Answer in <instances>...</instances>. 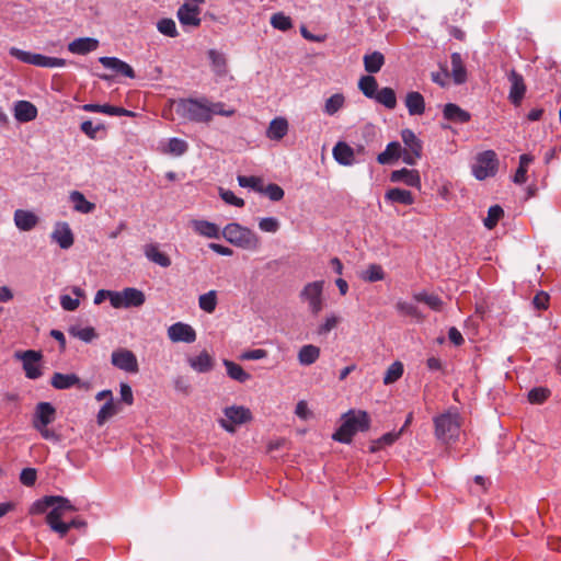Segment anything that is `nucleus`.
I'll return each instance as SVG.
<instances>
[{
  "label": "nucleus",
  "mask_w": 561,
  "mask_h": 561,
  "mask_svg": "<svg viewBox=\"0 0 561 561\" xmlns=\"http://www.w3.org/2000/svg\"><path fill=\"white\" fill-rule=\"evenodd\" d=\"M121 400L127 405H131L134 403V394L129 385L122 382L119 385Z\"/></svg>",
  "instance_id": "obj_64"
},
{
  "label": "nucleus",
  "mask_w": 561,
  "mask_h": 561,
  "mask_svg": "<svg viewBox=\"0 0 561 561\" xmlns=\"http://www.w3.org/2000/svg\"><path fill=\"white\" fill-rule=\"evenodd\" d=\"M267 356V351L263 348L249 350L241 353L239 358L241 360H259Z\"/></svg>",
  "instance_id": "obj_62"
},
{
  "label": "nucleus",
  "mask_w": 561,
  "mask_h": 561,
  "mask_svg": "<svg viewBox=\"0 0 561 561\" xmlns=\"http://www.w3.org/2000/svg\"><path fill=\"white\" fill-rule=\"evenodd\" d=\"M51 240L64 250L71 248L75 238L69 225L67 222L56 224L51 232Z\"/></svg>",
  "instance_id": "obj_20"
},
{
  "label": "nucleus",
  "mask_w": 561,
  "mask_h": 561,
  "mask_svg": "<svg viewBox=\"0 0 561 561\" xmlns=\"http://www.w3.org/2000/svg\"><path fill=\"white\" fill-rule=\"evenodd\" d=\"M363 60L365 70L369 73L378 72L385 64V57L379 51L365 55Z\"/></svg>",
  "instance_id": "obj_42"
},
{
  "label": "nucleus",
  "mask_w": 561,
  "mask_h": 561,
  "mask_svg": "<svg viewBox=\"0 0 561 561\" xmlns=\"http://www.w3.org/2000/svg\"><path fill=\"white\" fill-rule=\"evenodd\" d=\"M201 9L197 4L183 3L176 12V16L184 27H198L201 25Z\"/></svg>",
  "instance_id": "obj_16"
},
{
  "label": "nucleus",
  "mask_w": 561,
  "mask_h": 561,
  "mask_svg": "<svg viewBox=\"0 0 561 561\" xmlns=\"http://www.w3.org/2000/svg\"><path fill=\"white\" fill-rule=\"evenodd\" d=\"M222 238L234 247L256 251L261 247V238L250 228L230 222L222 228Z\"/></svg>",
  "instance_id": "obj_3"
},
{
  "label": "nucleus",
  "mask_w": 561,
  "mask_h": 561,
  "mask_svg": "<svg viewBox=\"0 0 561 561\" xmlns=\"http://www.w3.org/2000/svg\"><path fill=\"white\" fill-rule=\"evenodd\" d=\"M400 434H401V431L400 432H389V433L383 434L381 437H379L374 443L375 444L374 450L392 445L400 437Z\"/></svg>",
  "instance_id": "obj_59"
},
{
  "label": "nucleus",
  "mask_w": 561,
  "mask_h": 561,
  "mask_svg": "<svg viewBox=\"0 0 561 561\" xmlns=\"http://www.w3.org/2000/svg\"><path fill=\"white\" fill-rule=\"evenodd\" d=\"M390 181L392 183L402 182L405 185L415 187L417 190H420L422 185L420 173L415 169L402 168L400 170H394L390 174Z\"/></svg>",
  "instance_id": "obj_18"
},
{
  "label": "nucleus",
  "mask_w": 561,
  "mask_h": 561,
  "mask_svg": "<svg viewBox=\"0 0 561 561\" xmlns=\"http://www.w3.org/2000/svg\"><path fill=\"white\" fill-rule=\"evenodd\" d=\"M50 385L58 390L70 389L80 385V378L76 374L55 373L51 376Z\"/></svg>",
  "instance_id": "obj_30"
},
{
  "label": "nucleus",
  "mask_w": 561,
  "mask_h": 561,
  "mask_svg": "<svg viewBox=\"0 0 561 561\" xmlns=\"http://www.w3.org/2000/svg\"><path fill=\"white\" fill-rule=\"evenodd\" d=\"M323 280H316L305 285L300 291V299L308 304L309 310L318 314L323 309Z\"/></svg>",
  "instance_id": "obj_12"
},
{
  "label": "nucleus",
  "mask_w": 561,
  "mask_h": 561,
  "mask_svg": "<svg viewBox=\"0 0 561 561\" xmlns=\"http://www.w3.org/2000/svg\"><path fill=\"white\" fill-rule=\"evenodd\" d=\"M55 407L49 402H39L35 408L32 424L33 426L39 425L44 427L45 425L51 424L55 421Z\"/></svg>",
  "instance_id": "obj_17"
},
{
  "label": "nucleus",
  "mask_w": 561,
  "mask_h": 561,
  "mask_svg": "<svg viewBox=\"0 0 561 561\" xmlns=\"http://www.w3.org/2000/svg\"><path fill=\"white\" fill-rule=\"evenodd\" d=\"M217 304L216 290H209L198 297V307L207 313H213L216 310Z\"/></svg>",
  "instance_id": "obj_43"
},
{
  "label": "nucleus",
  "mask_w": 561,
  "mask_h": 561,
  "mask_svg": "<svg viewBox=\"0 0 561 561\" xmlns=\"http://www.w3.org/2000/svg\"><path fill=\"white\" fill-rule=\"evenodd\" d=\"M271 24L274 28L280 31H288L293 27V23L289 16L285 15L282 12L275 13L271 18Z\"/></svg>",
  "instance_id": "obj_53"
},
{
  "label": "nucleus",
  "mask_w": 561,
  "mask_h": 561,
  "mask_svg": "<svg viewBox=\"0 0 561 561\" xmlns=\"http://www.w3.org/2000/svg\"><path fill=\"white\" fill-rule=\"evenodd\" d=\"M534 157L528 153H524L519 157V165L513 176V181L516 184H524L527 181L528 167L533 163Z\"/></svg>",
  "instance_id": "obj_38"
},
{
  "label": "nucleus",
  "mask_w": 561,
  "mask_h": 561,
  "mask_svg": "<svg viewBox=\"0 0 561 561\" xmlns=\"http://www.w3.org/2000/svg\"><path fill=\"white\" fill-rule=\"evenodd\" d=\"M190 226L193 231L202 237L209 239H219L222 237L221 229L218 225L204 219H192Z\"/></svg>",
  "instance_id": "obj_19"
},
{
  "label": "nucleus",
  "mask_w": 561,
  "mask_h": 561,
  "mask_svg": "<svg viewBox=\"0 0 561 561\" xmlns=\"http://www.w3.org/2000/svg\"><path fill=\"white\" fill-rule=\"evenodd\" d=\"M158 31L169 37H176L179 35L175 22L172 19H161L157 23Z\"/></svg>",
  "instance_id": "obj_52"
},
{
  "label": "nucleus",
  "mask_w": 561,
  "mask_h": 561,
  "mask_svg": "<svg viewBox=\"0 0 561 561\" xmlns=\"http://www.w3.org/2000/svg\"><path fill=\"white\" fill-rule=\"evenodd\" d=\"M14 358L22 363L23 370L28 379H38L43 375L41 366L43 359L42 352L34 350L16 351Z\"/></svg>",
  "instance_id": "obj_9"
},
{
  "label": "nucleus",
  "mask_w": 561,
  "mask_h": 561,
  "mask_svg": "<svg viewBox=\"0 0 561 561\" xmlns=\"http://www.w3.org/2000/svg\"><path fill=\"white\" fill-rule=\"evenodd\" d=\"M119 412L118 403L114 399L107 400L99 410L96 414V423L99 425L105 424L107 420L113 417Z\"/></svg>",
  "instance_id": "obj_40"
},
{
  "label": "nucleus",
  "mask_w": 561,
  "mask_h": 561,
  "mask_svg": "<svg viewBox=\"0 0 561 561\" xmlns=\"http://www.w3.org/2000/svg\"><path fill=\"white\" fill-rule=\"evenodd\" d=\"M145 294L134 287H127L111 295V305L116 309L140 307L145 304Z\"/></svg>",
  "instance_id": "obj_10"
},
{
  "label": "nucleus",
  "mask_w": 561,
  "mask_h": 561,
  "mask_svg": "<svg viewBox=\"0 0 561 561\" xmlns=\"http://www.w3.org/2000/svg\"><path fill=\"white\" fill-rule=\"evenodd\" d=\"M14 224L16 226V228L21 231H31L32 229H34L38 221H39V218L37 217V215H35L33 211L31 210H24V209H16L14 211Z\"/></svg>",
  "instance_id": "obj_25"
},
{
  "label": "nucleus",
  "mask_w": 561,
  "mask_h": 561,
  "mask_svg": "<svg viewBox=\"0 0 561 561\" xmlns=\"http://www.w3.org/2000/svg\"><path fill=\"white\" fill-rule=\"evenodd\" d=\"M85 111L100 112L108 116H130L134 117L136 114L126 107H83Z\"/></svg>",
  "instance_id": "obj_50"
},
{
  "label": "nucleus",
  "mask_w": 561,
  "mask_h": 561,
  "mask_svg": "<svg viewBox=\"0 0 561 561\" xmlns=\"http://www.w3.org/2000/svg\"><path fill=\"white\" fill-rule=\"evenodd\" d=\"M451 70L456 83H462L466 80V69L462 66L461 56L458 53L451 54Z\"/></svg>",
  "instance_id": "obj_44"
},
{
  "label": "nucleus",
  "mask_w": 561,
  "mask_h": 561,
  "mask_svg": "<svg viewBox=\"0 0 561 561\" xmlns=\"http://www.w3.org/2000/svg\"><path fill=\"white\" fill-rule=\"evenodd\" d=\"M288 133V122L284 117L274 118L266 130V137L271 140H280Z\"/></svg>",
  "instance_id": "obj_32"
},
{
  "label": "nucleus",
  "mask_w": 561,
  "mask_h": 561,
  "mask_svg": "<svg viewBox=\"0 0 561 561\" xmlns=\"http://www.w3.org/2000/svg\"><path fill=\"white\" fill-rule=\"evenodd\" d=\"M403 150L398 141H391L387 145L386 149L377 156V161L380 164H389L393 160L402 157Z\"/></svg>",
  "instance_id": "obj_34"
},
{
  "label": "nucleus",
  "mask_w": 561,
  "mask_h": 561,
  "mask_svg": "<svg viewBox=\"0 0 561 561\" xmlns=\"http://www.w3.org/2000/svg\"><path fill=\"white\" fill-rule=\"evenodd\" d=\"M144 254L150 262L161 267H169L172 263L170 256L160 251L159 244L157 243L145 244Z\"/></svg>",
  "instance_id": "obj_26"
},
{
  "label": "nucleus",
  "mask_w": 561,
  "mask_h": 561,
  "mask_svg": "<svg viewBox=\"0 0 561 561\" xmlns=\"http://www.w3.org/2000/svg\"><path fill=\"white\" fill-rule=\"evenodd\" d=\"M499 159L493 150H485L478 153L471 165L472 174L479 181L493 178L496 174Z\"/></svg>",
  "instance_id": "obj_6"
},
{
  "label": "nucleus",
  "mask_w": 561,
  "mask_h": 561,
  "mask_svg": "<svg viewBox=\"0 0 561 561\" xmlns=\"http://www.w3.org/2000/svg\"><path fill=\"white\" fill-rule=\"evenodd\" d=\"M396 310L404 317H410L421 322L424 320V316L420 311V309L412 302L399 300L396 304Z\"/></svg>",
  "instance_id": "obj_41"
},
{
  "label": "nucleus",
  "mask_w": 561,
  "mask_h": 561,
  "mask_svg": "<svg viewBox=\"0 0 561 561\" xmlns=\"http://www.w3.org/2000/svg\"><path fill=\"white\" fill-rule=\"evenodd\" d=\"M362 279L369 283L382 280L385 278V272L379 264H369L367 268L360 275Z\"/></svg>",
  "instance_id": "obj_45"
},
{
  "label": "nucleus",
  "mask_w": 561,
  "mask_h": 561,
  "mask_svg": "<svg viewBox=\"0 0 561 561\" xmlns=\"http://www.w3.org/2000/svg\"><path fill=\"white\" fill-rule=\"evenodd\" d=\"M237 180L241 187H249L259 193L263 192V181L261 178L238 175Z\"/></svg>",
  "instance_id": "obj_51"
},
{
  "label": "nucleus",
  "mask_w": 561,
  "mask_h": 561,
  "mask_svg": "<svg viewBox=\"0 0 561 561\" xmlns=\"http://www.w3.org/2000/svg\"><path fill=\"white\" fill-rule=\"evenodd\" d=\"M370 419L365 411H348L343 415V422L332 438L336 442L348 444L357 432L369 428Z\"/></svg>",
  "instance_id": "obj_2"
},
{
  "label": "nucleus",
  "mask_w": 561,
  "mask_h": 561,
  "mask_svg": "<svg viewBox=\"0 0 561 561\" xmlns=\"http://www.w3.org/2000/svg\"><path fill=\"white\" fill-rule=\"evenodd\" d=\"M111 363L116 368L126 373L136 374L139 370L136 355L126 348L114 351L111 355Z\"/></svg>",
  "instance_id": "obj_14"
},
{
  "label": "nucleus",
  "mask_w": 561,
  "mask_h": 561,
  "mask_svg": "<svg viewBox=\"0 0 561 561\" xmlns=\"http://www.w3.org/2000/svg\"><path fill=\"white\" fill-rule=\"evenodd\" d=\"M68 332L71 336L77 337L87 343L91 342L98 336L95 330L92 327H70Z\"/></svg>",
  "instance_id": "obj_46"
},
{
  "label": "nucleus",
  "mask_w": 561,
  "mask_h": 561,
  "mask_svg": "<svg viewBox=\"0 0 561 561\" xmlns=\"http://www.w3.org/2000/svg\"><path fill=\"white\" fill-rule=\"evenodd\" d=\"M225 419L219 420L220 426L229 433H234L237 425H242L252 419L251 411L242 405H231L224 410Z\"/></svg>",
  "instance_id": "obj_11"
},
{
  "label": "nucleus",
  "mask_w": 561,
  "mask_h": 561,
  "mask_svg": "<svg viewBox=\"0 0 561 561\" xmlns=\"http://www.w3.org/2000/svg\"><path fill=\"white\" fill-rule=\"evenodd\" d=\"M444 117L447 121L466 123L470 119V114L461 107H444Z\"/></svg>",
  "instance_id": "obj_47"
},
{
  "label": "nucleus",
  "mask_w": 561,
  "mask_h": 561,
  "mask_svg": "<svg viewBox=\"0 0 561 561\" xmlns=\"http://www.w3.org/2000/svg\"><path fill=\"white\" fill-rule=\"evenodd\" d=\"M176 113L184 119L195 123H208L215 114L231 116L234 111L225 107H176Z\"/></svg>",
  "instance_id": "obj_7"
},
{
  "label": "nucleus",
  "mask_w": 561,
  "mask_h": 561,
  "mask_svg": "<svg viewBox=\"0 0 561 561\" xmlns=\"http://www.w3.org/2000/svg\"><path fill=\"white\" fill-rule=\"evenodd\" d=\"M49 508L45 522L60 538H64L72 528L85 526V522L80 518L68 519V513H73L77 508L68 499L58 495H46L35 501L31 507V513L44 514Z\"/></svg>",
  "instance_id": "obj_1"
},
{
  "label": "nucleus",
  "mask_w": 561,
  "mask_h": 561,
  "mask_svg": "<svg viewBox=\"0 0 561 561\" xmlns=\"http://www.w3.org/2000/svg\"><path fill=\"white\" fill-rule=\"evenodd\" d=\"M219 196L225 203H227L229 205H232L236 207L244 206V201L242 198L236 196L234 193L230 190H225V188L220 187Z\"/></svg>",
  "instance_id": "obj_57"
},
{
  "label": "nucleus",
  "mask_w": 561,
  "mask_h": 561,
  "mask_svg": "<svg viewBox=\"0 0 561 561\" xmlns=\"http://www.w3.org/2000/svg\"><path fill=\"white\" fill-rule=\"evenodd\" d=\"M207 55L213 72L219 78L226 77L228 75V62L225 54L216 49H209Z\"/></svg>",
  "instance_id": "obj_28"
},
{
  "label": "nucleus",
  "mask_w": 561,
  "mask_h": 561,
  "mask_svg": "<svg viewBox=\"0 0 561 561\" xmlns=\"http://www.w3.org/2000/svg\"><path fill=\"white\" fill-rule=\"evenodd\" d=\"M37 479V472L34 468H25L20 473V481L25 486H33Z\"/></svg>",
  "instance_id": "obj_61"
},
{
  "label": "nucleus",
  "mask_w": 561,
  "mask_h": 561,
  "mask_svg": "<svg viewBox=\"0 0 561 561\" xmlns=\"http://www.w3.org/2000/svg\"><path fill=\"white\" fill-rule=\"evenodd\" d=\"M385 199L391 204H400V205H412L414 203V196L413 194L403 188L393 187L389 188L385 193Z\"/></svg>",
  "instance_id": "obj_27"
},
{
  "label": "nucleus",
  "mask_w": 561,
  "mask_h": 561,
  "mask_svg": "<svg viewBox=\"0 0 561 561\" xmlns=\"http://www.w3.org/2000/svg\"><path fill=\"white\" fill-rule=\"evenodd\" d=\"M339 322H340V318L337 316H335V314L328 316L325 318L324 322L321 325H319L318 334L319 335L328 334L331 330L336 328Z\"/></svg>",
  "instance_id": "obj_60"
},
{
  "label": "nucleus",
  "mask_w": 561,
  "mask_h": 561,
  "mask_svg": "<svg viewBox=\"0 0 561 561\" xmlns=\"http://www.w3.org/2000/svg\"><path fill=\"white\" fill-rule=\"evenodd\" d=\"M69 201L72 204L75 211L80 214H91L95 209V204L89 202L85 196L79 191H72L69 194Z\"/></svg>",
  "instance_id": "obj_31"
},
{
  "label": "nucleus",
  "mask_w": 561,
  "mask_h": 561,
  "mask_svg": "<svg viewBox=\"0 0 561 561\" xmlns=\"http://www.w3.org/2000/svg\"><path fill=\"white\" fill-rule=\"evenodd\" d=\"M319 357L320 347L312 344L304 345L298 352V362L304 366L312 365Z\"/></svg>",
  "instance_id": "obj_35"
},
{
  "label": "nucleus",
  "mask_w": 561,
  "mask_h": 561,
  "mask_svg": "<svg viewBox=\"0 0 561 561\" xmlns=\"http://www.w3.org/2000/svg\"><path fill=\"white\" fill-rule=\"evenodd\" d=\"M214 358L207 352L203 351L198 355L188 358V364L192 369L197 373H208L214 368Z\"/></svg>",
  "instance_id": "obj_29"
},
{
  "label": "nucleus",
  "mask_w": 561,
  "mask_h": 561,
  "mask_svg": "<svg viewBox=\"0 0 561 561\" xmlns=\"http://www.w3.org/2000/svg\"><path fill=\"white\" fill-rule=\"evenodd\" d=\"M79 305L80 302L78 298H72L69 295L60 296V306L66 311H75Z\"/></svg>",
  "instance_id": "obj_63"
},
{
  "label": "nucleus",
  "mask_w": 561,
  "mask_h": 561,
  "mask_svg": "<svg viewBox=\"0 0 561 561\" xmlns=\"http://www.w3.org/2000/svg\"><path fill=\"white\" fill-rule=\"evenodd\" d=\"M401 139L404 144L402 160L409 165L416 164V161L422 157V141L411 129H403L401 131Z\"/></svg>",
  "instance_id": "obj_13"
},
{
  "label": "nucleus",
  "mask_w": 561,
  "mask_h": 561,
  "mask_svg": "<svg viewBox=\"0 0 561 561\" xmlns=\"http://www.w3.org/2000/svg\"><path fill=\"white\" fill-rule=\"evenodd\" d=\"M188 149V144L181 138H169L159 144L158 150L163 154L173 157L183 156Z\"/></svg>",
  "instance_id": "obj_21"
},
{
  "label": "nucleus",
  "mask_w": 561,
  "mask_h": 561,
  "mask_svg": "<svg viewBox=\"0 0 561 561\" xmlns=\"http://www.w3.org/2000/svg\"><path fill=\"white\" fill-rule=\"evenodd\" d=\"M259 228L263 232L275 233L280 228V222L275 217H265L259 220Z\"/></svg>",
  "instance_id": "obj_56"
},
{
  "label": "nucleus",
  "mask_w": 561,
  "mask_h": 561,
  "mask_svg": "<svg viewBox=\"0 0 561 561\" xmlns=\"http://www.w3.org/2000/svg\"><path fill=\"white\" fill-rule=\"evenodd\" d=\"M14 116L21 123L33 121L37 116V107H14Z\"/></svg>",
  "instance_id": "obj_54"
},
{
  "label": "nucleus",
  "mask_w": 561,
  "mask_h": 561,
  "mask_svg": "<svg viewBox=\"0 0 561 561\" xmlns=\"http://www.w3.org/2000/svg\"><path fill=\"white\" fill-rule=\"evenodd\" d=\"M413 299L417 302L425 304L433 311H440L443 309L444 302L438 295L428 294L427 291L423 290L415 293L413 295Z\"/></svg>",
  "instance_id": "obj_36"
},
{
  "label": "nucleus",
  "mask_w": 561,
  "mask_h": 561,
  "mask_svg": "<svg viewBox=\"0 0 561 561\" xmlns=\"http://www.w3.org/2000/svg\"><path fill=\"white\" fill-rule=\"evenodd\" d=\"M10 55L22 62L34 65L37 67L45 68H55V67H64L66 65V60L57 57L44 56L41 54H33L30 51H25L19 49L16 47L10 48Z\"/></svg>",
  "instance_id": "obj_8"
},
{
  "label": "nucleus",
  "mask_w": 561,
  "mask_h": 561,
  "mask_svg": "<svg viewBox=\"0 0 561 561\" xmlns=\"http://www.w3.org/2000/svg\"><path fill=\"white\" fill-rule=\"evenodd\" d=\"M403 375V365L401 362H394L392 363L386 374H385V377H383V383L385 385H390V383H393L396 382L398 379H400Z\"/></svg>",
  "instance_id": "obj_49"
},
{
  "label": "nucleus",
  "mask_w": 561,
  "mask_h": 561,
  "mask_svg": "<svg viewBox=\"0 0 561 561\" xmlns=\"http://www.w3.org/2000/svg\"><path fill=\"white\" fill-rule=\"evenodd\" d=\"M435 436L444 443L456 439L460 431V416L457 411H447L434 417Z\"/></svg>",
  "instance_id": "obj_4"
},
{
  "label": "nucleus",
  "mask_w": 561,
  "mask_h": 561,
  "mask_svg": "<svg viewBox=\"0 0 561 561\" xmlns=\"http://www.w3.org/2000/svg\"><path fill=\"white\" fill-rule=\"evenodd\" d=\"M359 90L369 99L380 105H396V93L391 88L378 89L377 80L373 76H364L358 82Z\"/></svg>",
  "instance_id": "obj_5"
},
{
  "label": "nucleus",
  "mask_w": 561,
  "mask_h": 561,
  "mask_svg": "<svg viewBox=\"0 0 561 561\" xmlns=\"http://www.w3.org/2000/svg\"><path fill=\"white\" fill-rule=\"evenodd\" d=\"M168 337L173 343H194L197 334L194 328L184 322H175L168 328Z\"/></svg>",
  "instance_id": "obj_15"
},
{
  "label": "nucleus",
  "mask_w": 561,
  "mask_h": 561,
  "mask_svg": "<svg viewBox=\"0 0 561 561\" xmlns=\"http://www.w3.org/2000/svg\"><path fill=\"white\" fill-rule=\"evenodd\" d=\"M263 194H265L271 201L278 202L284 197V190L274 183H271L266 186L263 185Z\"/></svg>",
  "instance_id": "obj_58"
},
{
  "label": "nucleus",
  "mask_w": 561,
  "mask_h": 561,
  "mask_svg": "<svg viewBox=\"0 0 561 561\" xmlns=\"http://www.w3.org/2000/svg\"><path fill=\"white\" fill-rule=\"evenodd\" d=\"M503 215L504 210L500 205L491 206L488 210L486 218L483 220L484 226L490 230L493 229L503 217Z\"/></svg>",
  "instance_id": "obj_48"
},
{
  "label": "nucleus",
  "mask_w": 561,
  "mask_h": 561,
  "mask_svg": "<svg viewBox=\"0 0 561 561\" xmlns=\"http://www.w3.org/2000/svg\"><path fill=\"white\" fill-rule=\"evenodd\" d=\"M80 128L90 139H103L106 136L105 126L102 123L84 121Z\"/></svg>",
  "instance_id": "obj_39"
},
{
  "label": "nucleus",
  "mask_w": 561,
  "mask_h": 561,
  "mask_svg": "<svg viewBox=\"0 0 561 561\" xmlns=\"http://www.w3.org/2000/svg\"><path fill=\"white\" fill-rule=\"evenodd\" d=\"M99 41L91 37H81L72 41L68 45L69 51L73 54L84 55L90 51H93L98 48Z\"/></svg>",
  "instance_id": "obj_33"
},
{
  "label": "nucleus",
  "mask_w": 561,
  "mask_h": 561,
  "mask_svg": "<svg viewBox=\"0 0 561 561\" xmlns=\"http://www.w3.org/2000/svg\"><path fill=\"white\" fill-rule=\"evenodd\" d=\"M508 81L511 84L508 99L512 103L517 104L523 100L524 94L526 92L524 79L515 70H512L511 73L508 75Z\"/></svg>",
  "instance_id": "obj_24"
},
{
  "label": "nucleus",
  "mask_w": 561,
  "mask_h": 561,
  "mask_svg": "<svg viewBox=\"0 0 561 561\" xmlns=\"http://www.w3.org/2000/svg\"><path fill=\"white\" fill-rule=\"evenodd\" d=\"M99 61L115 75H121L130 79L135 78L134 69L127 62L116 57H101Z\"/></svg>",
  "instance_id": "obj_22"
},
{
  "label": "nucleus",
  "mask_w": 561,
  "mask_h": 561,
  "mask_svg": "<svg viewBox=\"0 0 561 561\" xmlns=\"http://www.w3.org/2000/svg\"><path fill=\"white\" fill-rule=\"evenodd\" d=\"M550 396V390L543 387L534 388L528 392V400L530 403H543Z\"/></svg>",
  "instance_id": "obj_55"
},
{
  "label": "nucleus",
  "mask_w": 561,
  "mask_h": 561,
  "mask_svg": "<svg viewBox=\"0 0 561 561\" xmlns=\"http://www.w3.org/2000/svg\"><path fill=\"white\" fill-rule=\"evenodd\" d=\"M334 160L345 167L353 165L355 163L354 149L345 141H339L335 144L332 150Z\"/></svg>",
  "instance_id": "obj_23"
},
{
  "label": "nucleus",
  "mask_w": 561,
  "mask_h": 561,
  "mask_svg": "<svg viewBox=\"0 0 561 561\" xmlns=\"http://www.w3.org/2000/svg\"><path fill=\"white\" fill-rule=\"evenodd\" d=\"M222 364L226 367L227 375L231 379L242 383L251 378V375L248 374L239 364L229 359H224Z\"/></svg>",
  "instance_id": "obj_37"
}]
</instances>
